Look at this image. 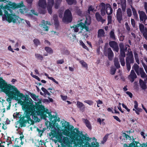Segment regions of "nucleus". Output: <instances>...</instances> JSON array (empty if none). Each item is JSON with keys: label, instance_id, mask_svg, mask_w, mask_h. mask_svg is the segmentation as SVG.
Returning <instances> with one entry per match:
<instances>
[{"label": "nucleus", "instance_id": "1", "mask_svg": "<svg viewBox=\"0 0 147 147\" xmlns=\"http://www.w3.org/2000/svg\"><path fill=\"white\" fill-rule=\"evenodd\" d=\"M0 89L9 97L7 99L8 102L10 103L11 99L15 100L22 105L23 109L25 111L24 116L21 118L24 123H28L30 125L33 124L34 121H38L37 115H40L46 120L47 117L45 116L43 106L39 105L38 110L36 111L33 101L30 98H28L26 100L25 96L16 87L8 85L2 79H0Z\"/></svg>", "mask_w": 147, "mask_h": 147}, {"label": "nucleus", "instance_id": "2", "mask_svg": "<svg viewBox=\"0 0 147 147\" xmlns=\"http://www.w3.org/2000/svg\"><path fill=\"white\" fill-rule=\"evenodd\" d=\"M63 134L65 136H69L74 141L73 147H99V143L97 142H92L91 145L88 142L90 140L88 137L82 135L80 136L75 132H72V130L69 128L62 129Z\"/></svg>", "mask_w": 147, "mask_h": 147}, {"label": "nucleus", "instance_id": "3", "mask_svg": "<svg viewBox=\"0 0 147 147\" xmlns=\"http://www.w3.org/2000/svg\"><path fill=\"white\" fill-rule=\"evenodd\" d=\"M49 117L50 122L47 120L46 121L45 123L47 128L53 133H58L60 132V130L59 128V125L57 122L59 121V117L56 116H52L49 114Z\"/></svg>", "mask_w": 147, "mask_h": 147}, {"label": "nucleus", "instance_id": "4", "mask_svg": "<svg viewBox=\"0 0 147 147\" xmlns=\"http://www.w3.org/2000/svg\"><path fill=\"white\" fill-rule=\"evenodd\" d=\"M50 139L55 137L58 141L61 143V145L65 146L72 147V143L73 142L71 140L66 137L63 136L62 134L59 132L53 133L51 132L49 134Z\"/></svg>", "mask_w": 147, "mask_h": 147}, {"label": "nucleus", "instance_id": "5", "mask_svg": "<svg viewBox=\"0 0 147 147\" xmlns=\"http://www.w3.org/2000/svg\"><path fill=\"white\" fill-rule=\"evenodd\" d=\"M9 11L11 13L10 9L6 8L0 9V15L2 16L3 20H7L9 22H16L20 18L18 16L10 14L9 13Z\"/></svg>", "mask_w": 147, "mask_h": 147}, {"label": "nucleus", "instance_id": "6", "mask_svg": "<svg viewBox=\"0 0 147 147\" xmlns=\"http://www.w3.org/2000/svg\"><path fill=\"white\" fill-rule=\"evenodd\" d=\"M85 19H81L79 21L78 24V27L79 28L80 32H83V29L85 30V31H88L89 30V26L91 23V18L90 17L87 18L84 17Z\"/></svg>", "mask_w": 147, "mask_h": 147}, {"label": "nucleus", "instance_id": "7", "mask_svg": "<svg viewBox=\"0 0 147 147\" xmlns=\"http://www.w3.org/2000/svg\"><path fill=\"white\" fill-rule=\"evenodd\" d=\"M126 65L127 70L129 71L131 69L130 63H133L134 62L132 52L130 51V49H128V53L126 55Z\"/></svg>", "mask_w": 147, "mask_h": 147}, {"label": "nucleus", "instance_id": "8", "mask_svg": "<svg viewBox=\"0 0 147 147\" xmlns=\"http://www.w3.org/2000/svg\"><path fill=\"white\" fill-rule=\"evenodd\" d=\"M72 15L71 11L69 9L66 10L65 12L63 18V21L65 23L70 22L72 20Z\"/></svg>", "mask_w": 147, "mask_h": 147}, {"label": "nucleus", "instance_id": "9", "mask_svg": "<svg viewBox=\"0 0 147 147\" xmlns=\"http://www.w3.org/2000/svg\"><path fill=\"white\" fill-rule=\"evenodd\" d=\"M18 7H20V11L21 13L22 14H25L26 16L28 17L32 18V14L28 13V10L25 8V7L24 6L23 3L18 5Z\"/></svg>", "mask_w": 147, "mask_h": 147}, {"label": "nucleus", "instance_id": "10", "mask_svg": "<svg viewBox=\"0 0 147 147\" xmlns=\"http://www.w3.org/2000/svg\"><path fill=\"white\" fill-rule=\"evenodd\" d=\"M123 147H147V143L143 144L141 145L138 142H134L130 144L128 146L127 144H125Z\"/></svg>", "mask_w": 147, "mask_h": 147}, {"label": "nucleus", "instance_id": "11", "mask_svg": "<svg viewBox=\"0 0 147 147\" xmlns=\"http://www.w3.org/2000/svg\"><path fill=\"white\" fill-rule=\"evenodd\" d=\"M119 47L121 52V55L120 57H125V51H127V49L129 47V46L128 45H126L125 47L123 44L121 43L119 45Z\"/></svg>", "mask_w": 147, "mask_h": 147}, {"label": "nucleus", "instance_id": "12", "mask_svg": "<svg viewBox=\"0 0 147 147\" xmlns=\"http://www.w3.org/2000/svg\"><path fill=\"white\" fill-rule=\"evenodd\" d=\"M109 45L113 51L118 52L119 50L118 45L117 43L114 41H111L109 43Z\"/></svg>", "mask_w": 147, "mask_h": 147}, {"label": "nucleus", "instance_id": "13", "mask_svg": "<svg viewBox=\"0 0 147 147\" xmlns=\"http://www.w3.org/2000/svg\"><path fill=\"white\" fill-rule=\"evenodd\" d=\"M47 8L49 13L51 14L52 13V8L54 4V0H47Z\"/></svg>", "mask_w": 147, "mask_h": 147}, {"label": "nucleus", "instance_id": "14", "mask_svg": "<svg viewBox=\"0 0 147 147\" xmlns=\"http://www.w3.org/2000/svg\"><path fill=\"white\" fill-rule=\"evenodd\" d=\"M116 17L119 22L121 23V21L123 19L121 10V8H118L117 10L116 13Z\"/></svg>", "mask_w": 147, "mask_h": 147}, {"label": "nucleus", "instance_id": "15", "mask_svg": "<svg viewBox=\"0 0 147 147\" xmlns=\"http://www.w3.org/2000/svg\"><path fill=\"white\" fill-rule=\"evenodd\" d=\"M38 5L40 8L45 9L47 7L46 0H39Z\"/></svg>", "mask_w": 147, "mask_h": 147}, {"label": "nucleus", "instance_id": "16", "mask_svg": "<svg viewBox=\"0 0 147 147\" xmlns=\"http://www.w3.org/2000/svg\"><path fill=\"white\" fill-rule=\"evenodd\" d=\"M137 76L133 70H131V73L128 76V78L131 82H133L136 78Z\"/></svg>", "mask_w": 147, "mask_h": 147}, {"label": "nucleus", "instance_id": "17", "mask_svg": "<svg viewBox=\"0 0 147 147\" xmlns=\"http://www.w3.org/2000/svg\"><path fill=\"white\" fill-rule=\"evenodd\" d=\"M121 6L123 12H125L126 10V0H119L118 2Z\"/></svg>", "mask_w": 147, "mask_h": 147}, {"label": "nucleus", "instance_id": "18", "mask_svg": "<svg viewBox=\"0 0 147 147\" xmlns=\"http://www.w3.org/2000/svg\"><path fill=\"white\" fill-rule=\"evenodd\" d=\"M98 9H99V7L100 9H101V13L102 16H104L105 14V4L104 3H101L99 6H97L96 7V8L98 9Z\"/></svg>", "mask_w": 147, "mask_h": 147}, {"label": "nucleus", "instance_id": "19", "mask_svg": "<svg viewBox=\"0 0 147 147\" xmlns=\"http://www.w3.org/2000/svg\"><path fill=\"white\" fill-rule=\"evenodd\" d=\"M105 53L107 55L109 59L112 60L113 58L114 54L111 49L109 48L105 52Z\"/></svg>", "mask_w": 147, "mask_h": 147}, {"label": "nucleus", "instance_id": "20", "mask_svg": "<svg viewBox=\"0 0 147 147\" xmlns=\"http://www.w3.org/2000/svg\"><path fill=\"white\" fill-rule=\"evenodd\" d=\"M106 11L108 15L111 14L113 12V9L110 5L109 4H106L105 5Z\"/></svg>", "mask_w": 147, "mask_h": 147}, {"label": "nucleus", "instance_id": "21", "mask_svg": "<svg viewBox=\"0 0 147 147\" xmlns=\"http://www.w3.org/2000/svg\"><path fill=\"white\" fill-rule=\"evenodd\" d=\"M105 32L104 30L102 29H99L98 32L97 37L98 38H101L105 37Z\"/></svg>", "mask_w": 147, "mask_h": 147}, {"label": "nucleus", "instance_id": "22", "mask_svg": "<svg viewBox=\"0 0 147 147\" xmlns=\"http://www.w3.org/2000/svg\"><path fill=\"white\" fill-rule=\"evenodd\" d=\"M77 106L78 108H79L81 111H84L85 107L82 102L79 101H77Z\"/></svg>", "mask_w": 147, "mask_h": 147}, {"label": "nucleus", "instance_id": "23", "mask_svg": "<svg viewBox=\"0 0 147 147\" xmlns=\"http://www.w3.org/2000/svg\"><path fill=\"white\" fill-rule=\"evenodd\" d=\"M138 13L139 14L140 18L141 21H143L144 19H146L147 16L144 12L142 11H138Z\"/></svg>", "mask_w": 147, "mask_h": 147}, {"label": "nucleus", "instance_id": "24", "mask_svg": "<svg viewBox=\"0 0 147 147\" xmlns=\"http://www.w3.org/2000/svg\"><path fill=\"white\" fill-rule=\"evenodd\" d=\"M97 20L98 21H100L102 23L105 21V20H104L102 19L100 15L98 13H96L95 14Z\"/></svg>", "mask_w": 147, "mask_h": 147}, {"label": "nucleus", "instance_id": "25", "mask_svg": "<svg viewBox=\"0 0 147 147\" xmlns=\"http://www.w3.org/2000/svg\"><path fill=\"white\" fill-rule=\"evenodd\" d=\"M84 122L85 124L86 127L90 129H91L92 127L90 121L87 119H83Z\"/></svg>", "mask_w": 147, "mask_h": 147}, {"label": "nucleus", "instance_id": "26", "mask_svg": "<svg viewBox=\"0 0 147 147\" xmlns=\"http://www.w3.org/2000/svg\"><path fill=\"white\" fill-rule=\"evenodd\" d=\"M140 74L141 77L143 78H146V75L143 69L142 68H141L140 69L139 75Z\"/></svg>", "mask_w": 147, "mask_h": 147}, {"label": "nucleus", "instance_id": "27", "mask_svg": "<svg viewBox=\"0 0 147 147\" xmlns=\"http://www.w3.org/2000/svg\"><path fill=\"white\" fill-rule=\"evenodd\" d=\"M138 75H139L140 69L141 68H139V66L136 64H134L132 67Z\"/></svg>", "mask_w": 147, "mask_h": 147}, {"label": "nucleus", "instance_id": "28", "mask_svg": "<svg viewBox=\"0 0 147 147\" xmlns=\"http://www.w3.org/2000/svg\"><path fill=\"white\" fill-rule=\"evenodd\" d=\"M139 82L141 88L143 89H146L147 87L144 82L141 79L140 80Z\"/></svg>", "mask_w": 147, "mask_h": 147}, {"label": "nucleus", "instance_id": "29", "mask_svg": "<svg viewBox=\"0 0 147 147\" xmlns=\"http://www.w3.org/2000/svg\"><path fill=\"white\" fill-rule=\"evenodd\" d=\"M109 35L110 37L113 40H115L116 38L115 36L114 33V30L113 29H112L110 32Z\"/></svg>", "mask_w": 147, "mask_h": 147}, {"label": "nucleus", "instance_id": "30", "mask_svg": "<svg viewBox=\"0 0 147 147\" xmlns=\"http://www.w3.org/2000/svg\"><path fill=\"white\" fill-rule=\"evenodd\" d=\"M63 129L67 128H69V123L66 121L63 122L62 123Z\"/></svg>", "mask_w": 147, "mask_h": 147}, {"label": "nucleus", "instance_id": "31", "mask_svg": "<svg viewBox=\"0 0 147 147\" xmlns=\"http://www.w3.org/2000/svg\"><path fill=\"white\" fill-rule=\"evenodd\" d=\"M62 0H55V7L56 9H57L60 6Z\"/></svg>", "mask_w": 147, "mask_h": 147}, {"label": "nucleus", "instance_id": "32", "mask_svg": "<svg viewBox=\"0 0 147 147\" xmlns=\"http://www.w3.org/2000/svg\"><path fill=\"white\" fill-rule=\"evenodd\" d=\"M49 25L50 24H48V22H46V23L42 22V26L43 27L44 30L47 31L48 30V27L47 26V24Z\"/></svg>", "mask_w": 147, "mask_h": 147}, {"label": "nucleus", "instance_id": "33", "mask_svg": "<svg viewBox=\"0 0 147 147\" xmlns=\"http://www.w3.org/2000/svg\"><path fill=\"white\" fill-rule=\"evenodd\" d=\"M30 95L34 100L36 101H38L39 100L38 96H36L35 95L32 94H31Z\"/></svg>", "mask_w": 147, "mask_h": 147}, {"label": "nucleus", "instance_id": "34", "mask_svg": "<svg viewBox=\"0 0 147 147\" xmlns=\"http://www.w3.org/2000/svg\"><path fill=\"white\" fill-rule=\"evenodd\" d=\"M114 62L115 66L117 68H119L120 67V65L118 61V59L117 58H115L114 59Z\"/></svg>", "mask_w": 147, "mask_h": 147}, {"label": "nucleus", "instance_id": "35", "mask_svg": "<svg viewBox=\"0 0 147 147\" xmlns=\"http://www.w3.org/2000/svg\"><path fill=\"white\" fill-rule=\"evenodd\" d=\"M45 51L48 53L52 54L53 53V50L50 47H46L45 48Z\"/></svg>", "mask_w": 147, "mask_h": 147}, {"label": "nucleus", "instance_id": "36", "mask_svg": "<svg viewBox=\"0 0 147 147\" xmlns=\"http://www.w3.org/2000/svg\"><path fill=\"white\" fill-rule=\"evenodd\" d=\"M15 145H18L19 144L22 143V140L19 138H16L15 140L14 141Z\"/></svg>", "mask_w": 147, "mask_h": 147}, {"label": "nucleus", "instance_id": "37", "mask_svg": "<svg viewBox=\"0 0 147 147\" xmlns=\"http://www.w3.org/2000/svg\"><path fill=\"white\" fill-rule=\"evenodd\" d=\"M139 28L142 33L144 32L145 31V29L146 28H144V25L142 24H139Z\"/></svg>", "mask_w": 147, "mask_h": 147}, {"label": "nucleus", "instance_id": "38", "mask_svg": "<svg viewBox=\"0 0 147 147\" xmlns=\"http://www.w3.org/2000/svg\"><path fill=\"white\" fill-rule=\"evenodd\" d=\"M124 57H120V61L121 65L122 66H124L125 65V62L124 61Z\"/></svg>", "mask_w": 147, "mask_h": 147}, {"label": "nucleus", "instance_id": "39", "mask_svg": "<svg viewBox=\"0 0 147 147\" xmlns=\"http://www.w3.org/2000/svg\"><path fill=\"white\" fill-rule=\"evenodd\" d=\"M80 63L82 65V66L86 69L88 68V65L83 60H81L80 61Z\"/></svg>", "mask_w": 147, "mask_h": 147}, {"label": "nucleus", "instance_id": "40", "mask_svg": "<svg viewBox=\"0 0 147 147\" xmlns=\"http://www.w3.org/2000/svg\"><path fill=\"white\" fill-rule=\"evenodd\" d=\"M35 56L38 59L42 60L43 58V56L39 54H35Z\"/></svg>", "mask_w": 147, "mask_h": 147}, {"label": "nucleus", "instance_id": "41", "mask_svg": "<svg viewBox=\"0 0 147 147\" xmlns=\"http://www.w3.org/2000/svg\"><path fill=\"white\" fill-rule=\"evenodd\" d=\"M41 90L42 91H43L45 95H50V94L49 92L45 88L42 87Z\"/></svg>", "mask_w": 147, "mask_h": 147}, {"label": "nucleus", "instance_id": "42", "mask_svg": "<svg viewBox=\"0 0 147 147\" xmlns=\"http://www.w3.org/2000/svg\"><path fill=\"white\" fill-rule=\"evenodd\" d=\"M73 28V30L75 32H78L79 31V28L78 27V24L77 25H74L71 28Z\"/></svg>", "mask_w": 147, "mask_h": 147}, {"label": "nucleus", "instance_id": "43", "mask_svg": "<svg viewBox=\"0 0 147 147\" xmlns=\"http://www.w3.org/2000/svg\"><path fill=\"white\" fill-rule=\"evenodd\" d=\"M109 134H106L103 138V140L101 142V143L104 144L107 140L109 136Z\"/></svg>", "mask_w": 147, "mask_h": 147}, {"label": "nucleus", "instance_id": "44", "mask_svg": "<svg viewBox=\"0 0 147 147\" xmlns=\"http://www.w3.org/2000/svg\"><path fill=\"white\" fill-rule=\"evenodd\" d=\"M33 42L35 45L37 46L38 45H40V42L39 40L37 39H35L33 40Z\"/></svg>", "mask_w": 147, "mask_h": 147}, {"label": "nucleus", "instance_id": "45", "mask_svg": "<svg viewBox=\"0 0 147 147\" xmlns=\"http://www.w3.org/2000/svg\"><path fill=\"white\" fill-rule=\"evenodd\" d=\"M53 19L55 21V24L56 25H58V22L57 20V16L56 15L54 16Z\"/></svg>", "mask_w": 147, "mask_h": 147}, {"label": "nucleus", "instance_id": "46", "mask_svg": "<svg viewBox=\"0 0 147 147\" xmlns=\"http://www.w3.org/2000/svg\"><path fill=\"white\" fill-rule=\"evenodd\" d=\"M104 120V119H101L100 118H98L97 119V121L98 122L100 125H105V123L103 122Z\"/></svg>", "mask_w": 147, "mask_h": 147}, {"label": "nucleus", "instance_id": "47", "mask_svg": "<svg viewBox=\"0 0 147 147\" xmlns=\"http://www.w3.org/2000/svg\"><path fill=\"white\" fill-rule=\"evenodd\" d=\"M142 33L143 34L145 39L147 40V28H146L145 29V31Z\"/></svg>", "mask_w": 147, "mask_h": 147}, {"label": "nucleus", "instance_id": "48", "mask_svg": "<svg viewBox=\"0 0 147 147\" xmlns=\"http://www.w3.org/2000/svg\"><path fill=\"white\" fill-rule=\"evenodd\" d=\"M80 45L81 46H82L84 48L87 50H88V48L87 47V46H86L83 43V42L81 40L80 41Z\"/></svg>", "mask_w": 147, "mask_h": 147}, {"label": "nucleus", "instance_id": "49", "mask_svg": "<svg viewBox=\"0 0 147 147\" xmlns=\"http://www.w3.org/2000/svg\"><path fill=\"white\" fill-rule=\"evenodd\" d=\"M13 117L14 118L17 119L18 118H20L21 117L20 115L18 113H14L13 114Z\"/></svg>", "mask_w": 147, "mask_h": 147}, {"label": "nucleus", "instance_id": "50", "mask_svg": "<svg viewBox=\"0 0 147 147\" xmlns=\"http://www.w3.org/2000/svg\"><path fill=\"white\" fill-rule=\"evenodd\" d=\"M135 112L137 115H139L140 113L142 111V109L140 108L135 109Z\"/></svg>", "mask_w": 147, "mask_h": 147}, {"label": "nucleus", "instance_id": "51", "mask_svg": "<svg viewBox=\"0 0 147 147\" xmlns=\"http://www.w3.org/2000/svg\"><path fill=\"white\" fill-rule=\"evenodd\" d=\"M127 16L129 17H130L132 14V12L131 9L129 8L127 9Z\"/></svg>", "mask_w": 147, "mask_h": 147}, {"label": "nucleus", "instance_id": "52", "mask_svg": "<svg viewBox=\"0 0 147 147\" xmlns=\"http://www.w3.org/2000/svg\"><path fill=\"white\" fill-rule=\"evenodd\" d=\"M94 11H95L93 7L92 6H90L89 7L88 9V12L89 14H90L91 12H93Z\"/></svg>", "mask_w": 147, "mask_h": 147}, {"label": "nucleus", "instance_id": "53", "mask_svg": "<svg viewBox=\"0 0 147 147\" xmlns=\"http://www.w3.org/2000/svg\"><path fill=\"white\" fill-rule=\"evenodd\" d=\"M64 63V60L63 59H59L57 60L56 61L57 64H62Z\"/></svg>", "mask_w": 147, "mask_h": 147}, {"label": "nucleus", "instance_id": "54", "mask_svg": "<svg viewBox=\"0 0 147 147\" xmlns=\"http://www.w3.org/2000/svg\"><path fill=\"white\" fill-rule=\"evenodd\" d=\"M37 130L38 132V134L40 135V136H41L42 135V133L43 132L44 130H40L38 128H37Z\"/></svg>", "mask_w": 147, "mask_h": 147}, {"label": "nucleus", "instance_id": "55", "mask_svg": "<svg viewBox=\"0 0 147 147\" xmlns=\"http://www.w3.org/2000/svg\"><path fill=\"white\" fill-rule=\"evenodd\" d=\"M84 102L90 105H92L93 103V101L90 100H86Z\"/></svg>", "mask_w": 147, "mask_h": 147}, {"label": "nucleus", "instance_id": "56", "mask_svg": "<svg viewBox=\"0 0 147 147\" xmlns=\"http://www.w3.org/2000/svg\"><path fill=\"white\" fill-rule=\"evenodd\" d=\"M116 69L115 68H111V74L112 75H114L115 73Z\"/></svg>", "mask_w": 147, "mask_h": 147}, {"label": "nucleus", "instance_id": "57", "mask_svg": "<svg viewBox=\"0 0 147 147\" xmlns=\"http://www.w3.org/2000/svg\"><path fill=\"white\" fill-rule=\"evenodd\" d=\"M108 24L111 23L112 22V16H108L107 17Z\"/></svg>", "mask_w": 147, "mask_h": 147}, {"label": "nucleus", "instance_id": "58", "mask_svg": "<svg viewBox=\"0 0 147 147\" xmlns=\"http://www.w3.org/2000/svg\"><path fill=\"white\" fill-rule=\"evenodd\" d=\"M48 78L49 79L52 80L55 83H56V84H58V82L57 81H56L52 77H48Z\"/></svg>", "mask_w": 147, "mask_h": 147}, {"label": "nucleus", "instance_id": "59", "mask_svg": "<svg viewBox=\"0 0 147 147\" xmlns=\"http://www.w3.org/2000/svg\"><path fill=\"white\" fill-rule=\"evenodd\" d=\"M97 103V106L99 107H100V105L102 104L103 103L100 100H98L96 101Z\"/></svg>", "mask_w": 147, "mask_h": 147}, {"label": "nucleus", "instance_id": "60", "mask_svg": "<svg viewBox=\"0 0 147 147\" xmlns=\"http://www.w3.org/2000/svg\"><path fill=\"white\" fill-rule=\"evenodd\" d=\"M125 25L127 30V31H129L130 30V28L128 25V23L127 22H126L125 24Z\"/></svg>", "mask_w": 147, "mask_h": 147}, {"label": "nucleus", "instance_id": "61", "mask_svg": "<svg viewBox=\"0 0 147 147\" xmlns=\"http://www.w3.org/2000/svg\"><path fill=\"white\" fill-rule=\"evenodd\" d=\"M18 134L20 135V139L22 140V139L24 138V136L22 132H18Z\"/></svg>", "mask_w": 147, "mask_h": 147}, {"label": "nucleus", "instance_id": "62", "mask_svg": "<svg viewBox=\"0 0 147 147\" xmlns=\"http://www.w3.org/2000/svg\"><path fill=\"white\" fill-rule=\"evenodd\" d=\"M131 25H132V26L134 27L135 25V21L133 19H131Z\"/></svg>", "mask_w": 147, "mask_h": 147}, {"label": "nucleus", "instance_id": "63", "mask_svg": "<svg viewBox=\"0 0 147 147\" xmlns=\"http://www.w3.org/2000/svg\"><path fill=\"white\" fill-rule=\"evenodd\" d=\"M134 103L135 104L134 105V107L135 109L138 108V104L137 102L136 101H135L134 102Z\"/></svg>", "mask_w": 147, "mask_h": 147}, {"label": "nucleus", "instance_id": "64", "mask_svg": "<svg viewBox=\"0 0 147 147\" xmlns=\"http://www.w3.org/2000/svg\"><path fill=\"white\" fill-rule=\"evenodd\" d=\"M122 105L123 107L124 108H125L126 110H127L128 112H129L130 111V109H128L127 108V107L123 103V104H122Z\"/></svg>", "mask_w": 147, "mask_h": 147}]
</instances>
